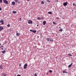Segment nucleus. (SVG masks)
<instances>
[{"mask_svg": "<svg viewBox=\"0 0 76 76\" xmlns=\"http://www.w3.org/2000/svg\"><path fill=\"white\" fill-rule=\"evenodd\" d=\"M28 23H29V24H32V21L30 20H29L28 22Z\"/></svg>", "mask_w": 76, "mask_h": 76, "instance_id": "obj_1", "label": "nucleus"}, {"mask_svg": "<svg viewBox=\"0 0 76 76\" xmlns=\"http://www.w3.org/2000/svg\"><path fill=\"white\" fill-rule=\"evenodd\" d=\"M27 66H28V64H25L24 65V69H26L27 68Z\"/></svg>", "mask_w": 76, "mask_h": 76, "instance_id": "obj_2", "label": "nucleus"}, {"mask_svg": "<svg viewBox=\"0 0 76 76\" xmlns=\"http://www.w3.org/2000/svg\"><path fill=\"white\" fill-rule=\"evenodd\" d=\"M3 1L4 2V3L5 4H8V1L6 0H3Z\"/></svg>", "mask_w": 76, "mask_h": 76, "instance_id": "obj_3", "label": "nucleus"}, {"mask_svg": "<svg viewBox=\"0 0 76 76\" xmlns=\"http://www.w3.org/2000/svg\"><path fill=\"white\" fill-rule=\"evenodd\" d=\"M0 23H2L1 25H3L4 24V21H3V20L2 19L0 21Z\"/></svg>", "mask_w": 76, "mask_h": 76, "instance_id": "obj_4", "label": "nucleus"}, {"mask_svg": "<svg viewBox=\"0 0 76 76\" xmlns=\"http://www.w3.org/2000/svg\"><path fill=\"white\" fill-rule=\"evenodd\" d=\"M67 5V2H64L63 3L64 6H66Z\"/></svg>", "mask_w": 76, "mask_h": 76, "instance_id": "obj_5", "label": "nucleus"}, {"mask_svg": "<svg viewBox=\"0 0 76 76\" xmlns=\"http://www.w3.org/2000/svg\"><path fill=\"white\" fill-rule=\"evenodd\" d=\"M4 29L3 27L1 26H0V31H1L2 30H3Z\"/></svg>", "mask_w": 76, "mask_h": 76, "instance_id": "obj_6", "label": "nucleus"}, {"mask_svg": "<svg viewBox=\"0 0 76 76\" xmlns=\"http://www.w3.org/2000/svg\"><path fill=\"white\" fill-rule=\"evenodd\" d=\"M72 64H73V63H71V64H70V65H69V66H68V68H69L70 67H71L72 66Z\"/></svg>", "mask_w": 76, "mask_h": 76, "instance_id": "obj_7", "label": "nucleus"}, {"mask_svg": "<svg viewBox=\"0 0 76 76\" xmlns=\"http://www.w3.org/2000/svg\"><path fill=\"white\" fill-rule=\"evenodd\" d=\"M12 4L13 6H15V1L12 2Z\"/></svg>", "mask_w": 76, "mask_h": 76, "instance_id": "obj_8", "label": "nucleus"}, {"mask_svg": "<svg viewBox=\"0 0 76 76\" xmlns=\"http://www.w3.org/2000/svg\"><path fill=\"white\" fill-rule=\"evenodd\" d=\"M43 25H45L46 24V21H44L43 22Z\"/></svg>", "mask_w": 76, "mask_h": 76, "instance_id": "obj_9", "label": "nucleus"}, {"mask_svg": "<svg viewBox=\"0 0 76 76\" xmlns=\"http://www.w3.org/2000/svg\"><path fill=\"white\" fill-rule=\"evenodd\" d=\"M16 13H17V12H16V11H12V13H13V14H16Z\"/></svg>", "mask_w": 76, "mask_h": 76, "instance_id": "obj_10", "label": "nucleus"}, {"mask_svg": "<svg viewBox=\"0 0 76 76\" xmlns=\"http://www.w3.org/2000/svg\"><path fill=\"white\" fill-rule=\"evenodd\" d=\"M16 35L17 37H18V36H19V34L18 33V31H16Z\"/></svg>", "mask_w": 76, "mask_h": 76, "instance_id": "obj_11", "label": "nucleus"}, {"mask_svg": "<svg viewBox=\"0 0 76 76\" xmlns=\"http://www.w3.org/2000/svg\"><path fill=\"white\" fill-rule=\"evenodd\" d=\"M33 33H34V34H35V33L37 32V30H33Z\"/></svg>", "mask_w": 76, "mask_h": 76, "instance_id": "obj_12", "label": "nucleus"}, {"mask_svg": "<svg viewBox=\"0 0 76 76\" xmlns=\"http://www.w3.org/2000/svg\"><path fill=\"white\" fill-rule=\"evenodd\" d=\"M63 72V73H67V72L66 71H64Z\"/></svg>", "mask_w": 76, "mask_h": 76, "instance_id": "obj_13", "label": "nucleus"}, {"mask_svg": "<svg viewBox=\"0 0 76 76\" xmlns=\"http://www.w3.org/2000/svg\"><path fill=\"white\" fill-rule=\"evenodd\" d=\"M48 14H50V15H52V12H51L50 11L48 12Z\"/></svg>", "mask_w": 76, "mask_h": 76, "instance_id": "obj_14", "label": "nucleus"}, {"mask_svg": "<svg viewBox=\"0 0 76 76\" xmlns=\"http://www.w3.org/2000/svg\"><path fill=\"white\" fill-rule=\"evenodd\" d=\"M63 31V29L62 28H60V29L59 30V31L61 32H62Z\"/></svg>", "mask_w": 76, "mask_h": 76, "instance_id": "obj_15", "label": "nucleus"}, {"mask_svg": "<svg viewBox=\"0 0 76 76\" xmlns=\"http://www.w3.org/2000/svg\"><path fill=\"white\" fill-rule=\"evenodd\" d=\"M41 4H44V1H41Z\"/></svg>", "mask_w": 76, "mask_h": 76, "instance_id": "obj_16", "label": "nucleus"}, {"mask_svg": "<svg viewBox=\"0 0 76 76\" xmlns=\"http://www.w3.org/2000/svg\"><path fill=\"white\" fill-rule=\"evenodd\" d=\"M3 67V66L1 65H0V69H2Z\"/></svg>", "mask_w": 76, "mask_h": 76, "instance_id": "obj_17", "label": "nucleus"}, {"mask_svg": "<svg viewBox=\"0 0 76 76\" xmlns=\"http://www.w3.org/2000/svg\"><path fill=\"white\" fill-rule=\"evenodd\" d=\"M2 75H3L4 76H6V74L4 73H3L2 74Z\"/></svg>", "mask_w": 76, "mask_h": 76, "instance_id": "obj_18", "label": "nucleus"}, {"mask_svg": "<svg viewBox=\"0 0 76 76\" xmlns=\"http://www.w3.org/2000/svg\"><path fill=\"white\" fill-rule=\"evenodd\" d=\"M2 53H3V54H4L5 53V50H4L3 51H2Z\"/></svg>", "mask_w": 76, "mask_h": 76, "instance_id": "obj_19", "label": "nucleus"}, {"mask_svg": "<svg viewBox=\"0 0 76 76\" xmlns=\"http://www.w3.org/2000/svg\"><path fill=\"white\" fill-rule=\"evenodd\" d=\"M7 26L8 27H10V24H8L7 25Z\"/></svg>", "mask_w": 76, "mask_h": 76, "instance_id": "obj_20", "label": "nucleus"}, {"mask_svg": "<svg viewBox=\"0 0 76 76\" xmlns=\"http://www.w3.org/2000/svg\"><path fill=\"white\" fill-rule=\"evenodd\" d=\"M53 25H56V23L55 22H53Z\"/></svg>", "mask_w": 76, "mask_h": 76, "instance_id": "obj_21", "label": "nucleus"}, {"mask_svg": "<svg viewBox=\"0 0 76 76\" xmlns=\"http://www.w3.org/2000/svg\"><path fill=\"white\" fill-rule=\"evenodd\" d=\"M37 19H38V20H41V18L39 17H38L37 18Z\"/></svg>", "mask_w": 76, "mask_h": 76, "instance_id": "obj_22", "label": "nucleus"}, {"mask_svg": "<svg viewBox=\"0 0 76 76\" xmlns=\"http://www.w3.org/2000/svg\"><path fill=\"white\" fill-rule=\"evenodd\" d=\"M50 38H48L47 39V40L48 41H50Z\"/></svg>", "mask_w": 76, "mask_h": 76, "instance_id": "obj_23", "label": "nucleus"}, {"mask_svg": "<svg viewBox=\"0 0 76 76\" xmlns=\"http://www.w3.org/2000/svg\"><path fill=\"white\" fill-rule=\"evenodd\" d=\"M73 6H76V4H75V3H73Z\"/></svg>", "mask_w": 76, "mask_h": 76, "instance_id": "obj_24", "label": "nucleus"}, {"mask_svg": "<svg viewBox=\"0 0 76 76\" xmlns=\"http://www.w3.org/2000/svg\"><path fill=\"white\" fill-rule=\"evenodd\" d=\"M47 2H48L49 3H50V1L49 0H47Z\"/></svg>", "mask_w": 76, "mask_h": 76, "instance_id": "obj_25", "label": "nucleus"}, {"mask_svg": "<svg viewBox=\"0 0 76 76\" xmlns=\"http://www.w3.org/2000/svg\"><path fill=\"white\" fill-rule=\"evenodd\" d=\"M68 56H73L71 55V54H68Z\"/></svg>", "mask_w": 76, "mask_h": 76, "instance_id": "obj_26", "label": "nucleus"}, {"mask_svg": "<svg viewBox=\"0 0 76 76\" xmlns=\"http://www.w3.org/2000/svg\"><path fill=\"white\" fill-rule=\"evenodd\" d=\"M49 72H50V73H52L53 72L52 71V70H49Z\"/></svg>", "mask_w": 76, "mask_h": 76, "instance_id": "obj_27", "label": "nucleus"}, {"mask_svg": "<svg viewBox=\"0 0 76 76\" xmlns=\"http://www.w3.org/2000/svg\"><path fill=\"white\" fill-rule=\"evenodd\" d=\"M15 1L16 3H17V2H18V0H15Z\"/></svg>", "mask_w": 76, "mask_h": 76, "instance_id": "obj_28", "label": "nucleus"}, {"mask_svg": "<svg viewBox=\"0 0 76 76\" xmlns=\"http://www.w3.org/2000/svg\"><path fill=\"white\" fill-rule=\"evenodd\" d=\"M2 1V0H0V3H2L3 2V1Z\"/></svg>", "mask_w": 76, "mask_h": 76, "instance_id": "obj_29", "label": "nucleus"}, {"mask_svg": "<svg viewBox=\"0 0 76 76\" xmlns=\"http://www.w3.org/2000/svg\"><path fill=\"white\" fill-rule=\"evenodd\" d=\"M34 76H37V74L36 73H35L34 74Z\"/></svg>", "mask_w": 76, "mask_h": 76, "instance_id": "obj_30", "label": "nucleus"}, {"mask_svg": "<svg viewBox=\"0 0 76 76\" xmlns=\"http://www.w3.org/2000/svg\"><path fill=\"white\" fill-rule=\"evenodd\" d=\"M33 31L32 30H30V32H33Z\"/></svg>", "mask_w": 76, "mask_h": 76, "instance_id": "obj_31", "label": "nucleus"}, {"mask_svg": "<svg viewBox=\"0 0 76 76\" xmlns=\"http://www.w3.org/2000/svg\"><path fill=\"white\" fill-rule=\"evenodd\" d=\"M56 19H59V18L58 17H57Z\"/></svg>", "mask_w": 76, "mask_h": 76, "instance_id": "obj_32", "label": "nucleus"}, {"mask_svg": "<svg viewBox=\"0 0 76 76\" xmlns=\"http://www.w3.org/2000/svg\"><path fill=\"white\" fill-rule=\"evenodd\" d=\"M1 47H3V48H4V47H3V45H1V47H0V48H1Z\"/></svg>", "mask_w": 76, "mask_h": 76, "instance_id": "obj_33", "label": "nucleus"}, {"mask_svg": "<svg viewBox=\"0 0 76 76\" xmlns=\"http://www.w3.org/2000/svg\"><path fill=\"white\" fill-rule=\"evenodd\" d=\"M41 19H44V18L43 17H41Z\"/></svg>", "mask_w": 76, "mask_h": 76, "instance_id": "obj_34", "label": "nucleus"}, {"mask_svg": "<svg viewBox=\"0 0 76 76\" xmlns=\"http://www.w3.org/2000/svg\"><path fill=\"white\" fill-rule=\"evenodd\" d=\"M18 4H20V1H18Z\"/></svg>", "mask_w": 76, "mask_h": 76, "instance_id": "obj_35", "label": "nucleus"}, {"mask_svg": "<svg viewBox=\"0 0 76 76\" xmlns=\"http://www.w3.org/2000/svg\"><path fill=\"white\" fill-rule=\"evenodd\" d=\"M17 76H21V75H18Z\"/></svg>", "mask_w": 76, "mask_h": 76, "instance_id": "obj_36", "label": "nucleus"}, {"mask_svg": "<svg viewBox=\"0 0 76 76\" xmlns=\"http://www.w3.org/2000/svg\"><path fill=\"white\" fill-rule=\"evenodd\" d=\"M58 0H56V2H58Z\"/></svg>", "mask_w": 76, "mask_h": 76, "instance_id": "obj_37", "label": "nucleus"}, {"mask_svg": "<svg viewBox=\"0 0 76 76\" xmlns=\"http://www.w3.org/2000/svg\"><path fill=\"white\" fill-rule=\"evenodd\" d=\"M19 66H21V64H19Z\"/></svg>", "mask_w": 76, "mask_h": 76, "instance_id": "obj_38", "label": "nucleus"}, {"mask_svg": "<svg viewBox=\"0 0 76 76\" xmlns=\"http://www.w3.org/2000/svg\"><path fill=\"white\" fill-rule=\"evenodd\" d=\"M46 75H48V73L47 72L46 73Z\"/></svg>", "mask_w": 76, "mask_h": 76, "instance_id": "obj_39", "label": "nucleus"}, {"mask_svg": "<svg viewBox=\"0 0 76 76\" xmlns=\"http://www.w3.org/2000/svg\"><path fill=\"white\" fill-rule=\"evenodd\" d=\"M0 10H1V8L0 7Z\"/></svg>", "mask_w": 76, "mask_h": 76, "instance_id": "obj_40", "label": "nucleus"}, {"mask_svg": "<svg viewBox=\"0 0 76 76\" xmlns=\"http://www.w3.org/2000/svg\"><path fill=\"white\" fill-rule=\"evenodd\" d=\"M39 26V25L37 24V26Z\"/></svg>", "mask_w": 76, "mask_h": 76, "instance_id": "obj_41", "label": "nucleus"}, {"mask_svg": "<svg viewBox=\"0 0 76 76\" xmlns=\"http://www.w3.org/2000/svg\"><path fill=\"white\" fill-rule=\"evenodd\" d=\"M20 67V68H22V67H21V66Z\"/></svg>", "mask_w": 76, "mask_h": 76, "instance_id": "obj_42", "label": "nucleus"}, {"mask_svg": "<svg viewBox=\"0 0 76 76\" xmlns=\"http://www.w3.org/2000/svg\"><path fill=\"white\" fill-rule=\"evenodd\" d=\"M1 50H3V48H2Z\"/></svg>", "mask_w": 76, "mask_h": 76, "instance_id": "obj_43", "label": "nucleus"}, {"mask_svg": "<svg viewBox=\"0 0 76 76\" xmlns=\"http://www.w3.org/2000/svg\"><path fill=\"white\" fill-rule=\"evenodd\" d=\"M51 41H53V39Z\"/></svg>", "mask_w": 76, "mask_h": 76, "instance_id": "obj_44", "label": "nucleus"}, {"mask_svg": "<svg viewBox=\"0 0 76 76\" xmlns=\"http://www.w3.org/2000/svg\"><path fill=\"white\" fill-rule=\"evenodd\" d=\"M20 20H21V18H20Z\"/></svg>", "mask_w": 76, "mask_h": 76, "instance_id": "obj_45", "label": "nucleus"}, {"mask_svg": "<svg viewBox=\"0 0 76 76\" xmlns=\"http://www.w3.org/2000/svg\"><path fill=\"white\" fill-rule=\"evenodd\" d=\"M5 43H6V41H5Z\"/></svg>", "mask_w": 76, "mask_h": 76, "instance_id": "obj_46", "label": "nucleus"}, {"mask_svg": "<svg viewBox=\"0 0 76 76\" xmlns=\"http://www.w3.org/2000/svg\"><path fill=\"white\" fill-rule=\"evenodd\" d=\"M27 1H29V0H27Z\"/></svg>", "mask_w": 76, "mask_h": 76, "instance_id": "obj_47", "label": "nucleus"}, {"mask_svg": "<svg viewBox=\"0 0 76 76\" xmlns=\"http://www.w3.org/2000/svg\"><path fill=\"white\" fill-rule=\"evenodd\" d=\"M50 41H51L52 40H50Z\"/></svg>", "mask_w": 76, "mask_h": 76, "instance_id": "obj_48", "label": "nucleus"}, {"mask_svg": "<svg viewBox=\"0 0 76 76\" xmlns=\"http://www.w3.org/2000/svg\"><path fill=\"white\" fill-rule=\"evenodd\" d=\"M72 12H73V10H72Z\"/></svg>", "mask_w": 76, "mask_h": 76, "instance_id": "obj_49", "label": "nucleus"}, {"mask_svg": "<svg viewBox=\"0 0 76 76\" xmlns=\"http://www.w3.org/2000/svg\"><path fill=\"white\" fill-rule=\"evenodd\" d=\"M1 45V44L0 43V46Z\"/></svg>", "mask_w": 76, "mask_h": 76, "instance_id": "obj_50", "label": "nucleus"}, {"mask_svg": "<svg viewBox=\"0 0 76 76\" xmlns=\"http://www.w3.org/2000/svg\"><path fill=\"white\" fill-rule=\"evenodd\" d=\"M62 19H64V18H62Z\"/></svg>", "mask_w": 76, "mask_h": 76, "instance_id": "obj_51", "label": "nucleus"}, {"mask_svg": "<svg viewBox=\"0 0 76 76\" xmlns=\"http://www.w3.org/2000/svg\"><path fill=\"white\" fill-rule=\"evenodd\" d=\"M59 28H60V27H59Z\"/></svg>", "mask_w": 76, "mask_h": 76, "instance_id": "obj_52", "label": "nucleus"}, {"mask_svg": "<svg viewBox=\"0 0 76 76\" xmlns=\"http://www.w3.org/2000/svg\"><path fill=\"white\" fill-rule=\"evenodd\" d=\"M41 37H42L41 36Z\"/></svg>", "mask_w": 76, "mask_h": 76, "instance_id": "obj_53", "label": "nucleus"}]
</instances>
